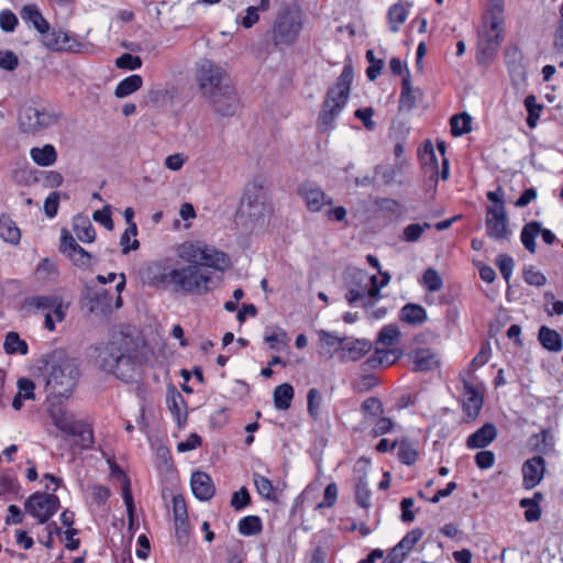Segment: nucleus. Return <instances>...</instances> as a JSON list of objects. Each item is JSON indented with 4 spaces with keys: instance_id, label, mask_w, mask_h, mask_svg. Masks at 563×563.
Wrapping results in <instances>:
<instances>
[{
    "instance_id": "0e129e2a",
    "label": "nucleus",
    "mask_w": 563,
    "mask_h": 563,
    "mask_svg": "<svg viewBox=\"0 0 563 563\" xmlns=\"http://www.w3.org/2000/svg\"><path fill=\"white\" fill-rule=\"evenodd\" d=\"M19 24V20L13 11L4 9L0 11V29L5 33L13 32Z\"/></svg>"
},
{
    "instance_id": "f257e3e1",
    "label": "nucleus",
    "mask_w": 563,
    "mask_h": 563,
    "mask_svg": "<svg viewBox=\"0 0 563 563\" xmlns=\"http://www.w3.org/2000/svg\"><path fill=\"white\" fill-rule=\"evenodd\" d=\"M178 256L188 264L174 268L167 264L154 263L150 267L154 285L172 286L176 292L203 295L216 287L213 269L224 272L231 265L227 253L201 241L183 243L178 247Z\"/></svg>"
},
{
    "instance_id": "39448f33",
    "label": "nucleus",
    "mask_w": 563,
    "mask_h": 563,
    "mask_svg": "<svg viewBox=\"0 0 563 563\" xmlns=\"http://www.w3.org/2000/svg\"><path fill=\"white\" fill-rule=\"evenodd\" d=\"M62 113L52 107L25 102L18 111V126L21 133L37 136L56 125Z\"/></svg>"
},
{
    "instance_id": "13d9d810",
    "label": "nucleus",
    "mask_w": 563,
    "mask_h": 563,
    "mask_svg": "<svg viewBox=\"0 0 563 563\" xmlns=\"http://www.w3.org/2000/svg\"><path fill=\"white\" fill-rule=\"evenodd\" d=\"M118 472L122 475V498L126 506L129 517L132 518L134 512V500L131 492V482L128 475L124 474L121 470H118Z\"/></svg>"
},
{
    "instance_id": "b1692460",
    "label": "nucleus",
    "mask_w": 563,
    "mask_h": 563,
    "mask_svg": "<svg viewBox=\"0 0 563 563\" xmlns=\"http://www.w3.org/2000/svg\"><path fill=\"white\" fill-rule=\"evenodd\" d=\"M20 15L25 23H30L33 27L42 34V37L49 31L51 25L43 16L40 8L35 3L25 4L20 10Z\"/></svg>"
},
{
    "instance_id": "5fc2aeb1",
    "label": "nucleus",
    "mask_w": 563,
    "mask_h": 563,
    "mask_svg": "<svg viewBox=\"0 0 563 563\" xmlns=\"http://www.w3.org/2000/svg\"><path fill=\"white\" fill-rule=\"evenodd\" d=\"M322 402L321 393L317 388H311L307 395V410L309 416L316 421L319 419V411Z\"/></svg>"
},
{
    "instance_id": "09e8293b",
    "label": "nucleus",
    "mask_w": 563,
    "mask_h": 563,
    "mask_svg": "<svg viewBox=\"0 0 563 563\" xmlns=\"http://www.w3.org/2000/svg\"><path fill=\"white\" fill-rule=\"evenodd\" d=\"M471 122V115L465 112L454 114L450 120L451 133L454 136H461L463 134L468 133L472 130Z\"/></svg>"
},
{
    "instance_id": "bb28decb",
    "label": "nucleus",
    "mask_w": 563,
    "mask_h": 563,
    "mask_svg": "<svg viewBox=\"0 0 563 563\" xmlns=\"http://www.w3.org/2000/svg\"><path fill=\"white\" fill-rule=\"evenodd\" d=\"M410 357L413 363V372H429L439 366V360L430 349H417L410 354Z\"/></svg>"
},
{
    "instance_id": "7c9ffc66",
    "label": "nucleus",
    "mask_w": 563,
    "mask_h": 563,
    "mask_svg": "<svg viewBox=\"0 0 563 563\" xmlns=\"http://www.w3.org/2000/svg\"><path fill=\"white\" fill-rule=\"evenodd\" d=\"M30 156L36 165L42 167L51 166L57 161V152L52 144H45L42 147H32Z\"/></svg>"
},
{
    "instance_id": "774afa93",
    "label": "nucleus",
    "mask_w": 563,
    "mask_h": 563,
    "mask_svg": "<svg viewBox=\"0 0 563 563\" xmlns=\"http://www.w3.org/2000/svg\"><path fill=\"white\" fill-rule=\"evenodd\" d=\"M523 279L528 285L541 287L547 283V277L533 266L523 269Z\"/></svg>"
},
{
    "instance_id": "a18cd8bd",
    "label": "nucleus",
    "mask_w": 563,
    "mask_h": 563,
    "mask_svg": "<svg viewBox=\"0 0 563 563\" xmlns=\"http://www.w3.org/2000/svg\"><path fill=\"white\" fill-rule=\"evenodd\" d=\"M371 489L368 488V483L365 476H361L357 478L355 485V501L356 504L364 508L368 509L371 507Z\"/></svg>"
},
{
    "instance_id": "473e14b6",
    "label": "nucleus",
    "mask_w": 563,
    "mask_h": 563,
    "mask_svg": "<svg viewBox=\"0 0 563 563\" xmlns=\"http://www.w3.org/2000/svg\"><path fill=\"white\" fill-rule=\"evenodd\" d=\"M541 231V223L539 221H531L523 225L520 234V240L525 249L531 254L536 253L537 244L536 238Z\"/></svg>"
},
{
    "instance_id": "4d7b16f0",
    "label": "nucleus",
    "mask_w": 563,
    "mask_h": 563,
    "mask_svg": "<svg viewBox=\"0 0 563 563\" xmlns=\"http://www.w3.org/2000/svg\"><path fill=\"white\" fill-rule=\"evenodd\" d=\"M430 227H431V224L428 222H423L422 224H420V223L409 224L404 229L402 240L406 242H417L421 238L422 233L427 229H430Z\"/></svg>"
},
{
    "instance_id": "20e7f679",
    "label": "nucleus",
    "mask_w": 563,
    "mask_h": 563,
    "mask_svg": "<svg viewBox=\"0 0 563 563\" xmlns=\"http://www.w3.org/2000/svg\"><path fill=\"white\" fill-rule=\"evenodd\" d=\"M305 24V14L298 5L284 4L279 8L272 26V41L282 49L292 46Z\"/></svg>"
},
{
    "instance_id": "ddd939ff",
    "label": "nucleus",
    "mask_w": 563,
    "mask_h": 563,
    "mask_svg": "<svg viewBox=\"0 0 563 563\" xmlns=\"http://www.w3.org/2000/svg\"><path fill=\"white\" fill-rule=\"evenodd\" d=\"M368 282L369 278L366 271L360 268L346 269L344 275L346 292L344 297L350 306H357L360 300L364 299Z\"/></svg>"
},
{
    "instance_id": "4468645a",
    "label": "nucleus",
    "mask_w": 563,
    "mask_h": 563,
    "mask_svg": "<svg viewBox=\"0 0 563 563\" xmlns=\"http://www.w3.org/2000/svg\"><path fill=\"white\" fill-rule=\"evenodd\" d=\"M42 43L54 52L78 53L84 47L82 43L75 35L60 29H49L42 37Z\"/></svg>"
},
{
    "instance_id": "cd10ccee",
    "label": "nucleus",
    "mask_w": 563,
    "mask_h": 563,
    "mask_svg": "<svg viewBox=\"0 0 563 563\" xmlns=\"http://www.w3.org/2000/svg\"><path fill=\"white\" fill-rule=\"evenodd\" d=\"M528 444L531 451L547 455L554 452L555 439L549 429H542L529 437Z\"/></svg>"
},
{
    "instance_id": "9b49d317",
    "label": "nucleus",
    "mask_w": 563,
    "mask_h": 563,
    "mask_svg": "<svg viewBox=\"0 0 563 563\" xmlns=\"http://www.w3.org/2000/svg\"><path fill=\"white\" fill-rule=\"evenodd\" d=\"M123 338H129V334L121 332L107 344L96 347V364L101 371L113 373L120 356L123 355Z\"/></svg>"
},
{
    "instance_id": "72a5a7b5",
    "label": "nucleus",
    "mask_w": 563,
    "mask_h": 563,
    "mask_svg": "<svg viewBox=\"0 0 563 563\" xmlns=\"http://www.w3.org/2000/svg\"><path fill=\"white\" fill-rule=\"evenodd\" d=\"M0 236L3 241L11 244H18L21 239V232L15 222L7 214L0 216Z\"/></svg>"
},
{
    "instance_id": "bf43d9fd",
    "label": "nucleus",
    "mask_w": 563,
    "mask_h": 563,
    "mask_svg": "<svg viewBox=\"0 0 563 563\" xmlns=\"http://www.w3.org/2000/svg\"><path fill=\"white\" fill-rule=\"evenodd\" d=\"M142 59L140 56L124 53L115 59V66L120 69L135 70L142 67Z\"/></svg>"
},
{
    "instance_id": "c85d7f7f",
    "label": "nucleus",
    "mask_w": 563,
    "mask_h": 563,
    "mask_svg": "<svg viewBox=\"0 0 563 563\" xmlns=\"http://www.w3.org/2000/svg\"><path fill=\"white\" fill-rule=\"evenodd\" d=\"M399 320L410 325H420L427 320V311L421 305L406 303L400 309Z\"/></svg>"
},
{
    "instance_id": "338daca9",
    "label": "nucleus",
    "mask_w": 563,
    "mask_h": 563,
    "mask_svg": "<svg viewBox=\"0 0 563 563\" xmlns=\"http://www.w3.org/2000/svg\"><path fill=\"white\" fill-rule=\"evenodd\" d=\"M251 504V496L246 487H241L234 492L231 497V506L236 510H242Z\"/></svg>"
},
{
    "instance_id": "052dcab7",
    "label": "nucleus",
    "mask_w": 563,
    "mask_h": 563,
    "mask_svg": "<svg viewBox=\"0 0 563 563\" xmlns=\"http://www.w3.org/2000/svg\"><path fill=\"white\" fill-rule=\"evenodd\" d=\"M366 59L369 63V66L366 69V76L371 81H374L380 75L382 69L384 68V60L377 59L374 56V52L372 49L366 52Z\"/></svg>"
},
{
    "instance_id": "4be33fe9",
    "label": "nucleus",
    "mask_w": 563,
    "mask_h": 563,
    "mask_svg": "<svg viewBox=\"0 0 563 563\" xmlns=\"http://www.w3.org/2000/svg\"><path fill=\"white\" fill-rule=\"evenodd\" d=\"M190 485L195 497L202 501L211 499L216 493L211 477L201 471L192 473Z\"/></svg>"
},
{
    "instance_id": "6e6d98bb",
    "label": "nucleus",
    "mask_w": 563,
    "mask_h": 563,
    "mask_svg": "<svg viewBox=\"0 0 563 563\" xmlns=\"http://www.w3.org/2000/svg\"><path fill=\"white\" fill-rule=\"evenodd\" d=\"M400 331L396 325H385L378 333L377 343L385 346H393L397 343Z\"/></svg>"
},
{
    "instance_id": "c756f323",
    "label": "nucleus",
    "mask_w": 563,
    "mask_h": 563,
    "mask_svg": "<svg viewBox=\"0 0 563 563\" xmlns=\"http://www.w3.org/2000/svg\"><path fill=\"white\" fill-rule=\"evenodd\" d=\"M417 95L421 96L419 89H413L410 79V73L407 70V75L401 80V92L399 97V109L411 110L417 102Z\"/></svg>"
},
{
    "instance_id": "a878e982",
    "label": "nucleus",
    "mask_w": 563,
    "mask_h": 563,
    "mask_svg": "<svg viewBox=\"0 0 563 563\" xmlns=\"http://www.w3.org/2000/svg\"><path fill=\"white\" fill-rule=\"evenodd\" d=\"M497 437V429L493 423H485L466 439L468 449H484Z\"/></svg>"
},
{
    "instance_id": "58836bf2",
    "label": "nucleus",
    "mask_w": 563,
    "mask_h": 563,
    "mask_svg": "<svg viewBox=\"0 0 563 563\" xmlns=\"http://www.w3.org/2000/svg\"><path fill=\"white\" fill-rule=\"evenodd\" d=\"M294 387L288 384L278 385L274 390V405L278 410H287L294 398Z\"/></svg>"
},
{
    "instance_id": "2f4dec72",
    "label": "nucleus",
    "mask_w": 563,
    "mask_h": 563,
    "mask_svg": "<svg viewBox=\"0 0 563 563\" xmlns=\"http://www.w3.org/2000/svg\"><path fill=\"white\" fill-rule=\"evenodd\" d=\"M538 340L540 344L550 352H559L563 347L560 334L547 325H542L539 329Z\"/></svg>"
},
{
    "instance_id": "864d4df0",
    "label": "nucleus",
    "mask_w": 563,
    "mask_h": 563,
    "mask_svg": "<svg viewBox=\"0 0 563 563\" xmlns=\"http://www.w3.org/2000/svg\"><path fill=\"white\" fill-rule=\"evenodd\" d=\"M422 285L430 292L440 290L443 282L439 273L434 268H427L422 275Z\"/></svg>"
},
{
    "instance_id": "e433bc0d",
    "label": "nucleus",
    "mask_w": 563,
    "mask_h": 563,
    "mask_svg": "<svg viewBox=\"0 0 563 563\" xmlns=\"http://www.w3.org/2000/svg\"><path fill=\"white\" fill-rule=\"evenodd\" d=\"M143 86V78L140 75H131L122 79L114 90L117 98H125L131 93L137 91Z\"/></svg>"
},
{
    "instance_id": "f8f14e48",
    "label": "nucleus",
    "mask_w": 563,
    "mask_h": 563,
    "mask_svg": "<svg viewBox=\"0 0 563 563\" xmlns=\"http://www.w3.org/2000/svg\"><path fill=\"white\" fill-rule=\"evenodd\" d=\"M421 159L423 162L424 174L429 175L428 180L426 181V186L428 189L435 192L439 178L442 180H446L450 175V163L446 157L442 158V170L439 174L438 161L432 147V144L428 142L424 145L423 154L421 155Z\"/></svg>"
},
{
    "instance_id": "aec40b11",
    "label": "nucleus",
    "mask_w": 563,
    "mask_h": 563,
    "mask_svg": "<svg viewBox=\"0 0 563 563\" xmlns=\"http://www.w3.org/2000/svg\"><path fill=\"white\" fill-rule=\"evenodd\" d=\"M113 292L109 289H88L85 298L88 300L89 311L95 314L108 316L112 312Z\"/></svg>"
},
{
    "instance_id": "c9c22d12",
    "label": "nucleus",
    "mask_w": 563,
    "mask_h": 563,
    "mask_svg": "<svg viewBox=\"0 0 563 563\" xmlns=\"http://www.w3.org/2000/svg\"><path fill=\"white\" fill-rule=\"evenodd\" d=\"M73 229L78 240L84 243H91L96 239L95 228L87 218H75Z\"/></svg>"
},
{
    "instance_id": "79ce46f5",
    "label": "nucleus",
    "mask_w": 563,
    "mask_h": 563,
    "mask_svg": "<svg viewBox=\"0 0 563 563\" xmlns=\"http://www.w3.org/2000/svg\"><path fill=\"white\" fill-rule=\"evenodd\" d=\"M4 351L8 354H21L26 355L29 352L27 343L20 338L16 332H9L4 340Z\"/></svg>"
},
{
    "instance_id": "603ef678",
    "label": "nucleus",
    "mask_w": 563,
    "mask_h": 563,
    "mask_svg": "<svg viewBox=\"0 0 563 563\" xmlns=\"http://www.w3.org/2000/svg\"><path fill=\"white\" fill-rule=\"evenodd\" d=\"M423 536V530L420 528H416L409 531L397 544L396 547L401 551H405L408 555L409 552L415 548V545L421 540Z\"/></svg>"
},
{
    "instance_id": "6e6552de",
    "label": "nucleus",
    "mask_w": 563,
    "mask_h": 563,
    "mask_svg": "<svg viewBox=\"0 0 563 563\" xmlns=\"http://www.w3.org/2000/svg\"><path fill=\"white\" fill-rule=\"evenodd\" d=\"M122 340L123 355L120 356L112 374L117 378L125 383H130L134 380L140 365V343L139 340L131 335H129V338H123Z\"/></svg>"
},
{
    "instance_id": "e2e57ef3",
    "label": "nucleus",
    "mask_w": 563,
    "mask_h": 563,
    "mask_svg": "<svg viewBox=\"0 0 563 563\" xmlns=\"http://www.w3.org/2000/svg\"><path fill=\"white\" fill-rule=\"evenodd\" d=\"M495 263H496L501 276L508 283L511 277L512 269L515 266L512 257L509 256L508 254H499L496 257Z\"/></svg>"
},
{
    "instance_id": "49530a36",
    "label": "nucleus",
    "mask_w": 563,
    "mask_h": 563,
    "mask_svg": "<svg viewBox=\"0 0 563 563\" xmlns=\"http://www.w3.org/2000/svg\"><path fill=\"white\" fill-rule=\"evenodd\" d=\"M523 103L528 112L527 124L530 129H533L536 128L537 122L540 119V114L543 110V104L537 103V98L534 95L527 96Z\"/></svg>"
},
{
    "instance_id": "2eb2a0df",
    "label": "nucleus",
    "mask_w": 563,
    "mask_h": 563,
    "mask_svg": "<svg viewBox=\"0 0 563 563\" xmlns=\"http://www.w3.org/2000/svg\"><path fill=\"white\" fill-rule=\"evenodd\" d=\"M504 31H493L490 24L488 29L479 34L477 43L476 62L479 65L490 63L503 41Z\"/></svg>"
},
{
    "instance_id": "f704fd0d",
    "label": "nucleus",
    "mask_w": 563,
    "mask_h": 563,
    "mask_svg": "<svg viewBox=\"0 0 563 563\" xmlns=\"http://www.w3.org/2000/svg\"><path fill=\"white\" fill-rule=\"evenodd\" d=\"M52 418L55 427L59 429L62 432L70 433L77 432V427L81 420H76L73 415L67 413L66 411L58 410L52 412Z\"/></svg>"
},
{
    "instance_id": "69168bd1",
    "label": "nucleus",
    "mask_w": 563,
    "mask_h": 563,
    "mask_svg": "<svg viewBox=\"0 0 563 563\" xmlns=\"http://www.w3.org/2000/svg\"><path fill=\"white\" fill-rule=\"evenodd\" d=\"M361 410L372 417H378L384 412L383 404L377 397L366 398L361 405Z\"/></svg>"
},
{
    "instance_id": "ea45409f",
    "label": "nucleus",
    "mask_w": 563,
    "mask_h": 563,
    "mask_svg": "<svg viewBox=\"0 0 563 563\" xmlns=\"http://www.w3.org/2000/svg\"><path fill=\"white\" fill-rule=\"evenodd\" d=\"M166 404L168 409L177 420L178 424L181 423V408L186 406L183 395L172 386L166 396Z\"/></svg>"
},
{
    "instance_id": "f3484780",
    "label": "nucleus",
    "mask_w": 563,
    "mask_h": 563,
    "mask_svg": "<svg viewBox=\"0 0 563 563\" xmlns=\"http://www.w3.org/2000/svg\"><path fill=\"white\" fill-rule=\"evenodd\" d=\"M59 251L76 266L89 267L91 265L92 255L81 247L66 229L62 230Z\"/></svg>"
},
{
    "instance_id": "7ed1b4c3",
    "label": "nucleus",
    "mask_w": 563,
    "mask_h": 563,
    "mask_svg": "<svg viewBox=\"0 0 563 563\" xmlns=\"http://www.w3.org/2000/svg\"><path fill=\"white\" fill-rule=\"evenodd\" d=\"M353 78L352 64H345L335 85L328 89L318 115V124L323 130H332L334 128L336 118L347 103Z\"/></svg>"
},
{
    "instance_id": "680f3d73",
    "label": "nucleus",
    "mask_w": 563,
    "mask_h": 563,
    "mask_svg": "<svg viewBox=\"0 0 563 563\" xmlns=\"http://www.w3.org/2000/svg\"><path fill=\"white\" fill-rule=\"evenodd\" d=\"M378 209L387 214L398 217L402 213V206L399 201L390 198H380L376 201Z\"/></svg>"
},
{
    "instance_id": "a211bd4d",
    "label": "nucleus",
    "mask_w": 563,
    "mask_h": 563,
    "mask_svg": "<svg viewBox=\"0 0 563 563\" xmlns=\"http://www.w3.org/2000/svg\"><path fill=\"white\" fill-rule=\"evenodd\" d=\"M464 399L462 402V409L465 415L464 421H474L483 407L484 396L483 394L470 382L464 380Z\"/></svg>"
},
{
    "instance_id": "a19ab883",
    "label": "nucleus",
    "mask_w": 563,
    "mask_h": 563,
    "mask_svg": "<svg viewBox=\"0 0 563 563\" xmlns=\"http://www.w3.org/2000/svg\"><path fill=\"white\" fill-rule=\"evenodd\" d=\"M489 22L493 31H504V0H489Z\"/></svg>"
},
{
    "instance_id": "c03bdc74",
    "label": "nucleus",
    "mask_w": 563,
    "mask_h": 563,
    "mask_svg": "<svg viewBox=\"0 0 563 563\" xmlns=\"http://www.w3.org/2000/svg\"><path fill=\"white\" fill-rule=\"evenodd\" d=\"M263 523L258 516H246L239 521V532L242 536L250 537L261 533Z\"/></svg>"
},
{
    "instance_id": "3c124183",
    "label": "nucleus",
    "mask_w": 563,
    "mask_h": 563,
    "mask_svg": "<svg viewBox=\"0 0 563 563\" xmlns=\"http://www.w3.org/2000/svg\"><path fill=\"white\" fill-rule=\"evenodd\" d=\"M264 341L269 345V349L279 351L282 346H287L289 339L284 329L276 328V331L273 333L265 334Z\"/></svg>"
},
{
    "instance_id": "8fccbe9b",
    "label": "nucleus",
    "mask_w": 563,
    "mask_h": 563,
    "mask_svg": "<svg viewBox=\"0 0 563 563\" xmlns=\"http://www.w3.org/2000/svg\"><path fill=\"white\" fill-rule=\"evenodd\" d=\"M254 485L256 487L257 493L267 500L275 499V489L272 482L260 474H254L253 476Z\"/></svg>"
},
{
    "instance_id": "9d476101",
    "label": "nucleus",
    "mask_w": 563,
    "mask_h": 563,
    "mask_svg": "<svg viewBox=\"0 0 563 563\" xmlns=\"http://www.w3.org/2000/svg\"><path fill=\"white\" fill-rule=\"evenodd\" d=\"M485 227L487 235L495 241L510 239L512 232L508 224L505 206H488L486 208Z\"/></svg>"
},
{
    "instance_id": "6ab92c4d",
    "label": "nucleus",
    "mask_w": 563,
    "mask_h": 563,
    "mask_svg": "<svg viewBox=\"0 0 563 563\" xmlns=\"http://www.w3.org/2000/svg\"><path fill=\"white\" fill-rule=\"evenodd\" d=\"M522 486L532 489L543 479L545 474V461L541 455L532 456L522 464Z\"/></svg>"
},
{
    "instance_id": "5701e85b",
    "label": "nucleus",
    "mask_w": 563,
    "mask_h": 563,
    "mask_svg": "<svg viewBox=\"0 0 563 563\" xmlns=\"http://www.w3.org/2000/svg\"><path fill=\"white\" fill-rule=\"evenodd\" d=\"M402 355V351L397 347L376 349L363 364L366 368L387 367L396 363Z\"/></svg>"
},
{
    "instance_id": "4c0bfd02",
    "label": "nucleus",
    "mask_w": 563,
    "mask_h": 563,
    "mask_svg": "<svg viewBox=\"0 0 563 563\" xmlns=\"http://www.w3.org/2000/svg\"><path fill=\"white\" fill-rule=\"evenodd\" d=\"M77 432L70 433L69 435L77 438L75 444L81 450H89L93 446V430L91 426L85 421H80L76 428Z\"/></svg>"
},
{
    "instance_id": "412c9836",
    "label": "nucleus",
    "mask_w": 563,
    "mask_h": 563,
    "mask_svg": "<svg viewBox=\"0 0 563 563\" xmlns=\"http://www.w3.org/2000/svg\"><path fill=\"white\" fill-rule=\"evenodd\" d=\"M372 350V342L366 339H352L346 341L342 345V351L339 354V358L342 363L356 362L361 360Z\"/></svg>"
},
{
    "instance_id": "de8ad7c7",
    "label": "nucleus",
    "mask_w": 563,
    "mask_h": 563,
    "mask_svg": "<svg viewBox=\"0 0 563 563\" xmlns=\"http://www.w3.org/2000/svg\"><path fill=\"white\" fill-rule=\"evenodd\" d=\"M408 16V10L400 3L391 5L388 10L387 18L391 32H397L399 26L405 23Z\"/></svg>"
},
{
    "instance_id": "dca6fc26",
    "label": "nucleus",
    "mask_w": 563,
    "mask_h": 563,
    "mask_svg": "<svg viewBox=\"0 0 563 563\" xmlns=\"http://www.w3.org/2000/svg\"><path fill=\"white\" fill-rule=\"evenodd\" d=\"M297 194L300 196L307 209L310 212H319L323 206L332 205V198L327 196L322 188L313 181H303L297 188Z\"/></svg>"
},
{
    "instance_id": "1a4fd4ad",
    "label": "nucleus",
    "mask_w": 563,
    "mask_h": 563,
    "mask_svg": "<svg viewBox=\"0 0 563 563\" xmlns=\"http://www.w3.org/2000/svg\"><path fill=\"white\" fill-rule=\"evenodd\" d=\"M24 507L38 523H46L60 508V500L55 494L36 492L26 499Z\"/></svg>"
},
{
    "instance_id": "37998d69",
    "label": "nucleus",
    "mask_w": 563,
    "mask_h": 563,
    "mask_svg": "<svg viewBox=\"0 0 563 563\" xmlns=\"http://www.w3.org/2000/svg\"><path fill=\"white\" fill-rule=\"evenodd\" d=\"M397 445H398L397 456H398V460L400 461V463H402L405 465L415 464L418 459L419 453H418V450L416 449V446L413 445V443L407 439H404L400 442H398Z\"/></svg>"
},
{
    "instance_id": "423d86ee",
    "label": "nucleus",
    "mask_w": 563,
    "mask_h": 563,
    "mask_svg": "<svg viewBox=\"0 0 563 563\" xmlns=\"http://www.w3.org/2000/svg\"><path fill=\"white\" fill-rule=\"evenodd\" d=\"M79 377V368L70 358H64L52 366L46 380V389L49 395L59 398H68Z\"/></svg>"
},
{
    "instance_id": "0eeeda50",
    "label": "nucleus",
    "mask_w": 563,
    "mask_h": 563,
    "mask_svg": "<svg viewBox=\"0 0 563 563\" xmlns=\"http://www.w3.org/2000/svg\"><path fill=\"white\" fill-rule=\"evenodd\" d=\"M240 210L252 221L263 220L271 212L267 191L261 179H254L246 185Z\"/></svg>"
},
{
    "instance_id": "393cba45",
    "label": "nucleus",
    "mask_w": 563,
    "mask_h": 563,
    "mask_svg": "<svg viewBox=\"0 0 563 563\" xmlns=\"http://www.w3.org/2000/svg\"><path fill=\"white\" fill-rule=\"evenodd\" d=\"M58 297L59 296L56 295L26 297L21 303V311L25 314L37 313L40 311L51 312V309Z\"/></svg>"
},
{
    "instance_id": "f03ea898",
    "label": "nucleus",
    "mask_w": 563,
    "mask_h": 563,
    "mask_svg": "<svg viewBox=\"0 0 563 563\" xmlns=\"http://www.w3.org/2000/svg\"><path fill=\"white\" fill-rule=\"evenodd\" d=\"M196 80L203 98L221 117H232L240 108V100L229 74L210 59L199 63Z\"/></svg>"
}]
</instances>
